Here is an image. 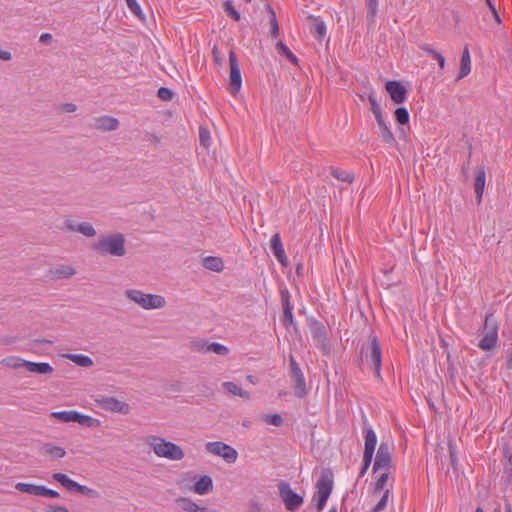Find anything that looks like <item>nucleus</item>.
<instances>
[{"mask_svg":"<svg viewBox=\"0 0 512 512\" xmlns=\"http://www.w3.org/2000/svg\"><path fill=\"white\" fill-rule=\"evenodd\" d=\"M145 443L159 458H165L171 461H180L185 457L183 449L165 438L150 435L145 438Z\"/></svg>","mask_w":512,"mask_h":512,"instance_id":"f257e3e1","label":"nucleus"},{"mask_svg":"<svg viewBox=\"0 0 512 512\" xmlns=\"http://www.w3.org/2000/svg\"><path fill=\"white\" fill-rule=\"evenodd\" d=\"M93 250L102 256L122 257L126 254L125 238L121 233L101 236L93 244Z\"/></svg>","mask_w":512,"mask_h":512,"instance_id":"f03ea898","label":"nucleus"},{"mask_svg":"<svg viewBox=\"0 0 512 512\" xmlns=\"http://www.w3.org/2000/svg\"><path fill=\"white\" fill-rule=\"evenodd\" d=\"M126 297L146 310L160 309L166 305V300L162 295L144 293L138 289H128L125 291Z\"/></svg>","mask_w":512,"mask_h":512,"instance_id":"7ed1b4c3","label":"nucleus"},{"mask_svg":"<svg viewBox=\"0 0 512 512\" xmlns=\"http://www.w3.org/2000/svg\"><path fill=\"white\" fill-rule=\"evenodd\" d=\"M205 450L207 453L221 458L227 464H234L238 459L237 450L222 441L207 442Z\"/></svg>","mask_w":512,"mask_h":512,"instance_id":"20e7f679","label":"nucleus"},{"mask_svg":"<svg viewBox=\"0 0 512 512\" xmlns=\"http://www.w3.org/2000/svg\"><path fill=\"white\" fill-rule=\"evenodd\" d=\"M484 331V336L479 342V348L483 351H490L498 341V326L490 315L485 318Z\"/></svg>","mask_w":512,"mask_h":512,"instance_id":"39448f33","label":"nucleus"},{"mask_svg":"<svg viewBox=\"0 0 512 512\" xmlns=\"http://www.w3.org/2000/svg\"><path fill=\"white\" fill-rule=\"evenodd\" d=\"M364 433L365 444L363 453V469L361 472L362 475L367 471L368 467L370 466L377 445V436L371 426L365 427Z\"/></svg>","mask_w":512,"mask_h":512,"instance_id":"423d86ee","label":"nucleus"},{"mask_svg":"<svg viewBox=\"0 0 512 512\" xmlns=\"http://www.w3.org/2000/svg\"><path fill=\"white\" fill-rule=\"evenodd\" d=\"M333 487L332 479L327 475H322L317 483V491L314 495V500L316 501L317 508L322 510L331 494Z\"/></svg>","mask_w":512,"mask_h":512,"instance_id":"0eeeda50","label":"nucleus"},{"mask_svg":"<svg viewBox=\"0 0 512 512\" xmlns=\"http://www.w3.org/2000/svg\"><path fill=\"white\" fill-rule=\"evenodd\" d=\"M229 64H230V74H229V82H230V92L233 95H236L242 86V77L240 68L236 59V55L234 51H229Z\"/></svg>","mask_w":512,"mask_h":512,"instance_id":"6e6552de","label":"nucleus"},{"mask_svg":"<svg viewBox=\"0 0 512 512\" xmlns=\"http://www.w3.org/2000/svg\"><path fill=\"white\" fill-rule=\"evenodd\" d=\"M391 451L392 444L388 442H382L379 446L374 462L373 470H390L391 468Z\"/></svg>","mask_w":512,"mask_h":512,"instance_id":"1a4fd4ad","label":"nucleus"},{"mask_svg":"<svg viewBox=\"0 0 512 512\" xmlns=\"http://www.w3.org/2000/svg\"><path fill=\"white\" fill-rule=\"evenodd\" d=\"M280 496L288 510H295L303 503V498L295 493L289 484L282 483L279 486Z\"/></svg>","mask_w":512,"mask_h":512,"instance_id":"9d476101","label":"nucleus"},{"mask_svg":"<svg viewBox=\"0 0 512 512\" xmlns=\"http://www.w3.org/2000/svg\"><path fill=\"white\" fill-rule=\"evenodd\" d=\"M98 405L109 412L119 413V414H128L130 413V406L125 401L119 400L115 397H104L100 400H97Z\"/></svg>","mask_w":512,"mask_h":512,"instance_id":"9b49d317","label":"nucleus"},{"mask_svg":"<svg viewBox=\"0 0 512 512\" xmlns=\"http://www.w3.org/2000/svg\"><path fill=\"white\" fill-rule=\"evenodd\" d=\"M385 88L395 103L400 104L405 102L407 90L400 82L388 81L386 82Z\"/></svg>","mask_w":512,"mask_h":512,"instance_id":"f8f14e48","label":"nucleus"},{"mask_svg":"<svg viewBox=\"0 0 512 512\" xmlns=\"http://www.w3.org/2000/svg\"><path fill=\"white\" fill-rule=\"evenodd\" d=\"M270 246H271V249H272L274 255L276 256L277 260L283 266H287L288 259L286 257L285 250H284L280 235L278 233L274 234L271 237Z\"/></svg>","mask_w":512,"mask_h":512,"instance_id":"ddd939ff","label":"nucleus"},{"mask_svg":"<svg viewBox=\"0 0 512 512\" xmlns=\"http://www.w3.org/2000/svg\"><path fill=\"white\" fill-rule=\"evenodd\" d=\"M369 360L373 365L375 374L379 376L381 370L382 355L380 346L375 338L372 340V343L370 345Z\"/></svg>","mask_w":512,"mask_h":512,"instance_id":"4468645a","label":"nucleus"},{"mask_svg":"<svg viewBox=\"0 0 512 512\" xmlns=\"http://www.w3.org/2000/svg\"><path fill=\"white\" fill-rule=\"evenodd\" d=\"M119 122L110 116H101L94 119L93 126L100 131H114L118 128Z\"/></svg>","mask_w":512,"mask_h":512,"instance_id":"2eb2a0df","label":"nucleus"},{"mask_svg":"<svg viewBox=\"0 0 512 512\" xmlns=\"http://www.w3.org/2000/svg\"><path fill=\"white\" fill-rule=\"evenodd\" d=\"M195 349L202 353L213 352L218 355H227L229 349L220 343H197L195 344Z\"/></svg>","mask_w":512,"mask_h":512,"instance_id":"dca6fc26","label":"nucleus"},{"mask_svg":"<svg viewBox=\"0 0 512 512\" xmlns=\"http://www.w3.org/2000/svg\"><path fill=\"white\" fill-rule=\"evenodd\" d=\"M379 128V136L387 144H393L395 143V137L394 134L384 119V116L376 118L375 119Z\"/></svg>","mask_w":512,"mask_h":512,"instance_id":"f3484780","label":"nucleus"},{"mask_svg":"<svg viewBox=\"0 0 512 512\" xmlns=\"http://www.w3.org/2000/svg\"><path fill=\"white\" fill-rule=\"evenodd\" d=\"M213 488L212 478L208 475L201 476L194 484L192 490L194 493L199 495H205L209 493Z\"/></svg>","mask_w":512,"mask_h":512,"instance_id":"a211bd4d","label":"nucleus"},{"mask_svg":"<svg viewBox=\"0 0 512 512\" xmlns=\"http://www.w3.org/2000/svg\"><path fill=\"white\" fill-rule=\"evenodd\" d=\"M375 485H374V494L380 493L384 491L385 489H391L392 484L389 485V479L391 477L390 470H381Z\"/></svg>","mask_w":512,"mask_h":512,"instance_id":"6ab92c4d","label":"nucleus"},{"mask_svg":"<svg viewBox=\"0 0 512 512\" xmlns=\"http://www.w3.org/2000/svg\"><path fill=\"white\" fill-rule=\"evenodd\" d=\"M26 370L35 374H51L53 373V367L46 362H30L27 361Z\"/></svg>","mask_w":512,"mask_h":512,"instance_id":"aec40b11","label":"nucleus"},{"mask_svg":"<svg viewBox=\"0 0 512 512\" xmlns=\"http://www.w3.org/2000/svg\"><path fill=\"white\" fill-rule=\"evenodd\" d=\"M202 264L206 269L218 273L222 272L224 269L223 259L217 256H207L203 258Z\"/></svg>","mask_w":512,"mask_h":512,"instance_id":"412c9836","label":"nucleus"},{"mask_svg":"<svg viewBox=\"0 0 512 512\" xmlns=\"http://www.w3.org/2000/svg\"><path fill=\"white\" fill-rule=\"evenodd\" d=\"M42 453L52 459H61L66 455L63 447L48 443L43 446Z\"/></svg>","mask_w":512,"mask_h":512,"instance_id":"4be33fe9","label":"nucleus"},{"mask_svg":"<svg viewBox=\"0 0 512 512\" xmlns=\"http://www.w3.org/2000/svg\"><path fill=\"white\" fill-rule=\"evenodd\" d=\"M15 488L19 492L33 496H41L42 492V485H37L33 483L18 482L15 484Z\"/></svg>","mask_w":512,"mask_h":512,"instance_id":"5701e85b","label":"nucleus"},{"mask_svg":"<svg viewBox=\"0 0 512 512\" xmlns=\"http://www.w3.org/2000/svg\"><path fill=\"white\" fill-rule=\"evenodd\" d=\"M51 274L54 278L65 279L74 276L76 274V270L71 265H60L52 269Z\"/></svg>","mask_w":512,"mask_h":512,"instance_id":"b1692460","label":"nucleus"},{"mask_svg":"<svg viewBox=\"0 0 512 512\" xmlns=\"http://www.w3.org/2000/svg\"><path fill=\"white\" fill-rule=\"evenodd\" d=\"M63 358H66L80 367H92L94 365L93 360L84 354H64Z\"/></svg>","mask_w":512,"mask_h":512,"instance_id":"393cba45","label":"nucleus"},{"mask_svg":"<svg viewBox=\"0 0 512 512\" xmlns=\"http://www.w3.org/2000/svg\"><path fill=\"white\" fill-rule=\"evenodd\" d=\"M486 183V173L484 169H478L475 176V192L478 199V202H481L484 187Z\"/></svg>","mask_w":512,"mask_h":512,"instance_id":"a878e982","label":"nucleus"},{"mask_svg":"<svg viewBox=\"0 0 512 512\" xmlns=\"http://www.w3.org/2000/svg\"><path fill=\"white\" fill-rule=\"evenodd\" d=\"M331 175L338 181L345 183H352L354 181V174L349 170H342L338 167H330Z\"/></svg>","mask_w":512,"mask_h":512,"instance_id":"bb28decb","label":"nucleus"},{"mask_svg":"<svg viewBox=\"0 0 512 512\" xmlns=\"http://www.w3.org/2000/svg\"><path fill=\"white\" fill-rule=\"evenodd\" d=\"M222 387L227 391L229 394L233 396H239L243 399H249L250 395L248 392L244 391L241 387H239L237 384L227 381L222 383Z\"/></svg>","mask_w":512,"mask_h":512,"instance_id":"cd10ccee","label":"nucleus"},{"mask_svg":"<svg viewBox=\"0 0 512 512\" xmlns=\"http://www.w3.org/2000/svg\"><path fill=\"white\" fill-rule=\"evenodd\" d=\"M471 70V58L468 48L466 47L461 57L460 71L458 79L464 78L470 73Z\"/></svg>","mask_w":512,"mask_h":512,"instance_id":"c85d7f7f","label":"nucleus"},{"mask_svg":"<svg viewBox=\"0 0 512 512\" xmlns=\"http://www.w3.org/2000/svg\"><path fill=\"white\" fill-rule=\"evenodd\" d=\"M51 416L63 423L77 422L78 412L75 410L57 411L52 412Z\"/></svg>","mask_w":512,"mask_h":512,"instance_id":"c756f323","label":"nucleus"},{"mask_svg":"<svg viewBox=\"0 0 512 512\" xmlns=\"http://www.w3.org/2000/svg\"><path fill=\"white\" fill-rule=\"evenodd\" d=\"M1 364L7 368L11 369H20L25 368L27 360H24L23 358L17 357V356H9L4 359H2Z\"/></svg>","mask_w":512,"mask_h":512,"instance_id":"7c9ffc66","label":"nucleus"},{"mask_svg":"<svg viewBox=\"0 0 512 512\" xmlns=\"http://www.w3.org/2000/svg\"><path fill=\"white\" fill-rule=\"evenodd\" d=\"M52 478L60 483L64 488H66L69 492H73L74 487L76 485V481L71 479L69 476H67L64 473H54L52 475Z\"/></svg>","mask_w":512,"mask_h":512,"instance_id":"2f4dec72","label":"nucleus"},{"mask_svg":"<svg viewBox=\"0 0 512 512\" xmlns=\"http://www.w3.org/2000/svg\"><path fill=\"white\" fill-rule=\"evenodd\" d=\"M326 25L322 20H319L318 18L313 19V26L311 28V33L313 36L318 40H323L326 35Z\"/></svg>","mask_w":512,"mask_h":512,"instance_id":"473e14b6","label":"nucleus"},{"mask_svg":"<svg viewBox=\"0 0 512 512\" xmlns=\"http://www.w3.org/2000/svg\"><path fill=\"white\" fill-rule=\"evenodd\" d=\"M83 426L89 427V428H98L101 425V422L99 419L94 418L90 415L81 414L78 412L77 422Z\"/></svg>","mask_w":512,"mask_h":512,"instance_id":"72a5a7b5","label":"nucleus"},{"mask_svg":"<svg viewBox=\"0 0 512 512\" xmlns=\"http://www.w3.org/2000/svg\"><path fill=\"white\" fill-rule=\"evenodd\" d=\"M276 48L278 52L282 55H284L290 62L297 64L298 59L297 57L291 52V50L282 42L278 41Z\"/></svg>","mask_w":512,"mask_h":512,"instance_id":"f704fd0d","label":"nucleus"},{"mask_svg":"<svg viewBox=\"0 0 512 512\" xmlns=\"http://www.w3.org/2000/svg\"><path fill=\"white\" fill-rule=\"evenodd\" d=\"M395 120L402 125L409 122L410 116L405 107H398L394 112Z\"/></svg>","mask_w":512,"mask_h":512,"instance_id":"c9c22d12","label":"nucleus"},{"mask_svg":"<svg viewBox=\"0 0 512 512\" xmlns=\"http://www.w3.org/2000/svg\"><path fill=\"white\" fill-rule=\"evenodd\" d=\"M390 495L391 489H385L384 491H382V496L379 502L372 508V512H379L383 510L387 506Z\"/></svg>","mask_w":512,"mask_h":512,"instance_id":"e433bc0d","label":"nucleus"},{"mask_svg":"<svg viewBox=\"0 0 512 512\" xmlns=\"http://www.w3.org/2000/svg\"><path fill=\"white\" fill-rule=\"evenodd\" d=\"M177 502L187 512H198L200 509V506L187 498H180Z\"/></svg>","mask_w":512,"mask_h":512,"instance_id":"4c0bfd02","label":"nucleus"},{"mask_svg":"<svg viewBox=\"0 0 512 512\" xmlns=\"http://www.w3.org/2000/svg\"><path fill=\"white\" fill-rule=\"evenodd\" d=\"M73 492H76V493H79V494H82L85 496H89V497H97L98 496V492L95 489L90 488L85 485H81L78 482H76Z\"/></svg>","mask_w":512,"mask_h":512,"instance_id":"58836bf2","label":"nucleus"},{"mask_svg":"<svg viewBox=\"0 0 512 512\" xmlns=\"http://www.w3.org/2000/svg\"><path fill=\"white\" fill-rule=\"evenodd\" d=\"M77 232L87 237H93L96 235V230L94 229L92 224L88 222L80 223L79 226H77Z\"/></svg>","mask_w":512,"mask_h":512,"instance_id":"ea45409f","label":"nucleus"},{"mask_svg":"<svg viewBox=\"0 0 512 512\" xmlns=\"http://www.w3.org/2000/svg\"><path fill=\"white\" fill-rule=\"evenodd\" d=\"M368 100H369V103L371 105V110L375 116V119L376 118H379V117H382L383 114H382V111H381V107L376 99V96L374 95V93H370L368 95Z\"/></svg>","mask_w":512,"mask_h":512,"instance_id":"a19ab883","label":"nucleus"},{"mask_svg":"<svg viewBox=\"0 0 512 512\" xmlns=\"http://www.w3.org/2000/svg\"><path fill=\"white\" fill-rule=\"evenodd\" d=\"M283 324L285 326H290L293 324L292 307L290 306L288 299L285 301V304H284Z\"/></svg>","mask_w":512,"mask_h":512,"instance_id":"79ce46f5","label":"nucleus"},{"mask_svg":"<svg viewBox=\"0 0 512 512\" xmlns=\"http://www.w3.org/2000/svg\"><path fill=\"white\" fill-rule=\"evenodd\" d=\"M367 17L374 22L378 10V0H366Z\"/></svg>","mask_w":512,"mask_h":512,"instance_id":"37998d69","label":"nucleus"},{"mask_svg":"<svg viewBox=\"0 0 512 512\" xmlns=\"http://www.w3.org/2000/svg\"><path fill=\"white\" fill-rule=\"evenodd\" d=\"M262 419L265 423L273 426H281L283 423V419L280 414H265Z\"/></svg>","mask_w":512,"mask_h":512,"instance_id":"c03bdc74","label":"nucleus"},{"mask_svg":"<svg viewBox=\"0 0 512 512\" xmlns=\"http://www.w3.org/2000/svg\"><path fill=\"white\" fill-rule=\"evenodd\" d=\"M225 12L235 21L240 20L239 12L234 8L232 1L228 0L224 3Z\"/></svg>","mask_w":512,"mask_h":512,"instance_id":"a18cd8bd","label":"nucleus"},{"mask_svg":"<svg viewBox=\"0 0 512 512\" xmlns=\"http://www.w3.org/2000/svg\"><path fill=\"white\" fill-rule=\"evenodd\" d=\"M270 12V24H271V33L274 37L279 35V25L276 19V14L272 8H269Z\"/></svg>","mask_w":512,"mask_h":512,"instance_id":"49530a36","label":"nucleus"},{"mask_svg":"<svg viewBox=\"0 0 512 512\" xmlns=\"http://www.w3.org/2000/svg\"><path fill=\"white\" fill-rule=\"evenodd\" d=\"M129 9L139 18H143V13L137 0H126Z\"/></svg>","mask_w":512,"mask_h":512,"instance_id":"de8ad7c7","label":"nucleus"},{"mask_svg":"<svg viewBox=\"0 0 512 512\" xmlns=\"http://www.w3.org/2000/svg\"><path fill=\"white\" fill-rule=\"evenodd\" d=\"M200 142L206 148H208L211 145V136L207 129H200Z\"/></svg>","mask_w":512,"mask_h":512,"instance_id":"09e8293b","label":"nucleus"},{"mask_svg":"<svg viewBox=\"0 0 512 512\" xmlns=\"http://www.w3.org/2000/svg\"><path fill=\"white\" fill-rule=\"evenodd\" d=\"M157 95L160 99L164 101H170L173 98V92L166 87L159 88Z\"/></svg>","mask_w":512,"mask_h":512,"instance_id":"8fccbe9b","label":"nucleus"},{"mask_svg":"<svg viewBox=\"0 0 512 512\" xmlns=\"http://www.w3.org/2000/svg\"><path fill=\"white\" fill-rule=\"evenodd\" d=\"M427 51L435 60L438 61L440 69L443 70L445 67V58L439 52L433 49H427Z\"/></svg>","mask_w":512,"mask_h":512,"instance_id":"3c124183","label":"nucleus"},{"mask_svg":"<svg viewBox=\"0 0 512 512\" xmlns=\"http://www.w3.org/2000/svg\"><path fill=\"white\" fill-rule=\"evenodd\" d=\"M41 497L59 498L60 494L56 490L49 489L42 485Z\"/></svg>","mask_w":512,"mask_h":512,"instance_id":"603ef678","label":"nucleus"},{"mask_svg":"<svg viewBox=\"0 0 512 512\" xmlns=\"http://www.w3.org/2000/svg\"><path fill=\"white\" fill-rule=\"evenodd\" d=\"M291 364H292V366L294 368V371L296 373L298 385L300 387H304L305 381H304V377H303L299 367L297 366V364H296V362L294 360H292Z\"/></svg>","mask_w":512,"mask_h":512,"instance_id":"864d4df0","label":"nucleus"},{"mask_svg":"<svg viewBox=\"0 0 512 512\" xmlns=\"http://www.w3.org/2000/svg\"><path fill=\"white\" fill-rule=\"evenodd\" d=\"M80 223L75 222L72 219H66L64 221L65 228L72 232H77V226H79Z\"/></svg>","mask_w":512,"mask_h":512,"instance_id":"5fc2aeb1","label":"nucleus"},{"mask_svg":"<svg viewBox=\"0 0 512 512\" xmlns=\"http://www.w3.org/2000/svg\"><path fill=\"white\" fill-rule=\"evenodd\" d=\"M212 55H213V59L215 61V63L218 65V66H221L222 65V59L220 57V53L217 49V47H214L212 49Z\"/></svg>","mask_w":512,"mask_h":512,"instance_id":"6e6d98bb","label":"nucleus"},{"mask_svg":"<svg viewBox=\"0 0 512 512\" xmlns=\"http://www.w3.org/2000/svg\"><path fill=\"white\" fill-rule=\"evenodd\" d=\"M47 512H69V511L64 506L54 505V506L49 507Z\"/></svg>","mask_w":512,"mask_h":512,"instance_id":"4d7b16f0","label":"nucleus"},{"mask_svg":"<svg viewBox=\"0 0 512 512\" xmlns=\"http://www.w3.org/2000/svg\"><path fill=\"white\" fill-rule=\"evenodd\" d=\"M12 58V55L9 51L7 50H1L0 49V59L3 60V61H9L11 60Z\"/></svg>","mask_w":512,"mask_h":512,"instance_id":"13d9d810","label":"nucleus"},{"mask_svg":"<svg viewBox=\"0 0 512 512\" xmlns=\"http://www.w3.org/2000/svg\"><path fill=\"white\" fill-rule=\"evenodd\" d=\"M42 43H49L52 40V35L50 33H43L39 38Z\"/></svg>","mask_w":512,"mask_h":512,"instance_id":"bf43d9fd","label":"nucleus"},{"mask_svg":"<svg viewBox=\"0 0 512 512\" xmlns=\"http://www.w3.org/2000/svg\"><path fill=\"white\" fill-rule=\"evenodd\" d=\"M76 108V105L73 103H67L63 106L64 111L68 113L76 111Z\"/></svg>","mask_w":512,"mask_h":512,"instance_id":"052dcab7","label":"nucleus"},{"mask_svg":"<svg viewBox=\"0 0 512 512\" xmlns=\"http://www.w3.org/2000/svg\"><path fill=\"white\" fill-rule=\"evenodd\" d=\"M507 354H508L507 365H508V368L512 369V342L507 351Z\"/></svg>","mask_w":512,"mask_h":512,"instance_id":"680f3d73","label":"nucleus"},{"mask_svg":"<svg viewBox=\"0 0 512 512\" xmlns=\"http://www.w3.org/2000/svg\"><path fill=\"white\" fill-rule=\"evenodd\" d=\"M486 3L488 5V7L490 8L491 12H495V6L492 3V1L491 0H486Z\"/></svg>","mask_w":512,"mask_h":512,"instance_id":"e2e57ef3","label":"nucleus"},{"mask_svg":"<svg viewBox=\"0 0 512 512\" xmlns=\"http://www.w3.org/2000/svg\"><path fill=\"white\" fill-rule=\"evenodd\" d=\"M198 512H217L216 510L208 509L206 507H200Z\"/></svg>","mask_w":512,"mask_h":512,"instance_id":"0e129e2a","label":"nucleus"},{"mask_svg":"<svg viewBox=\"0 0 512 512\" xmlns=\"http://www.w3.org/2000/svg\"><path fill=\"white\" fill-rule=\"evenodd\" d=\"M492 14H493V16H494L495 20H496L498 23H500V22H501V19H500L499 14H498V12H497V10H496V9H495V12H492Z\"/></svg>","mask_w":512,"mask_h":512,"instance_id":"69168bd1","label":"nucleus"},{"mask_svg":"<svg viewBox=\"0 0 512 512\" xmlns=\"http://www.w3.org/2000/svg\"><path fill=\"white\" fill-rule=\"evenodd\" d=\"M475 512H484L482 507H477Z\"/></svg>","mask_w":512,"mask_h":512,"instance_id":"338daca9","label":"nucleus"},{"mask_svg":"<svg viewBox=\"0 0 512 512\" xmlns=\"http://www.w3.org/2000/svg\"><path fill=\"white\" fill-rule=\"evenodd\" d=\"M506 512H511V507H510V505H506Z\"/></svg>","mask_w":512,"mask_h":512,"instance_id":"774afa93","label":"nucleus"}]
</instances>
